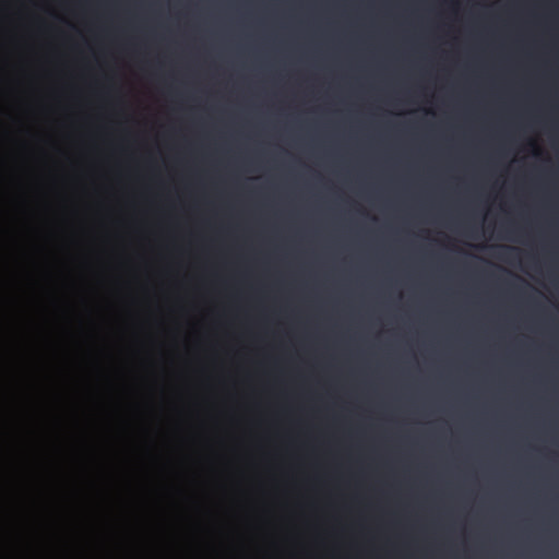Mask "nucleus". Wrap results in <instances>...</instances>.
<instances>
[{
  "instance_id": "nucleus-1",
  "label": "nucleus",
  "mask_w": 559,
  "mask_h": 559,
  "mask_svg": "<svg viewBox=\"0 0 559 559\" xmlns=\"http://www.w3.org/2000/svg\"><path fill=\"white\" fill-rule=\"evenodd\" d=\"M520 251L515 247H504L502 252L498 255L500 259L504 261H513L516 257H519Z\"/></svg>"
}]
</instances>
